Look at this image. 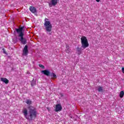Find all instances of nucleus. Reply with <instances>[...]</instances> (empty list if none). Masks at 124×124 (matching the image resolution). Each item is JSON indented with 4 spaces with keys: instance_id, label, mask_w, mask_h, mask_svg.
Wrapping results in <instances>:
<instances>
[{
    "instance_id": "20e7f679",
    "label": "nucleus",
    "mask_w": 124,
    "mask_h": 124,
    "mask_svg": "<svg viewBox=\"0 0 124 124\" xmlns=\"http://www.w3.org/2000/svg\"><path fill=\"white\" fill-rule=\"evenodd\" d=\"M18 36L19 37H21L20 39H19L20 41H21V43L23 44V45H25V44H27V40L25 38H24V34H22V33L20 34H19Z\"/></svg>"
},
{
    "instance_id": "ddd939ff",
    "label": "nucleus",
    "mask_w": 124,
    "mask_h": 124,
    "mask_svg": "<svg viewBox=\"0 0 124 124\" xmlns=\"http://www.w3.org/2000/svg\"><path fill=\"white\" fill-rule=\"evenodd\" d=\"M26 103L28 105H31V104H32V102H31V100L30 99H27L26 101Z\"/></svg>"
},
{
    "instance_id": "5701e85b",
    "label": "nucleus",
    "mask_w": 124,
    "mask_h": 124,
    "mask_svg": "<svg viewBox=\"0 0 124 124\" xmlns=\"http://www.w3.org/2000/svg\"><path fill=\"white\" fill-rule=\"evenodd\" d=\"M49 34L50 35H51V33H49Z\"/></svg>"
},
{
    "instance_id": "a211bd4d",
    "label": "nucleus",
    "mask_w": 124,
    "mask_h": 124,
    "mask_svg": "<svg viewBox=\"0 0 124 124\" xmlns=\"http://www.w3.org/2000/svg\"><path fill=\"white\" fill-rule=\"evenodd\" d=\"M50 76L51 77H53V78H57V75H56V74H55V73H52L50 75Z\"/></svg>"
},
{
    "instance_id": "7ed1b4c3",
    "label": "nucleus",
    "mask_w": 124,
    "mask_h": 124,
    "mask_svg": "<svg viewBox=\"0 0 124 124\" xmlns=\"http://www.w3.org/2000/svg\"><path fill=\"white\" fill-rule=\"evenodd\" d=\"M81 48L86 49L89 47V42L86 36H82L81 38Z\"/></svg>"
},
{
    "instance_id": "aec40b11",
    "label": "nucleus",
    "mask_w": 124,
    "mask_h": 124,
    "mask_svg": "<svg viewBox=\"0 0 124 124\" xmlns=\"http://www.w3.org/2000/svg\"><path fill=\"white\" fill-rule=\"evenodd\" d=\"M2 50H3V53L4 54H6V51H5V50H4V48H3Z\"/></svg>"
},
{
    "instance_id": "f3484780",
    "label": "nucleus",
    "mask_w": 124,
    "mask_h": 124,
    "mask_svg": "<svg viewBox=\"0 0 124 124\" xmlns=\"http://www.w3.org/2000/svg\"><path fill=\"white\" fill-rule=\"evenodd\" d=\"M103 88L102 86H98V92H103Z\"/></svg>"
},
{
    "instance_id": "0eeeda50",
    "label": "nucleus",
    "mask_w": 124,
    "mask_h": 124,
    "mask_svg": "<svg viewBox=\"0 0 124 124\" xmlns=\"http://www.w3.org/2000/svg\"><path fill=\"white\" fill-rule=\"evenodd\" d=\"M62 110V107L61 104H58L56 105L55 111V112H61Z\"/></svg>"
},
{
    "instance_id": "39448f33",
    "label": "nucleus",
    "mask_w": 124,
    "mask_h": 124,
    "mask_svg": "<svg viewBox=\"0 0 124 124\" xmlns=\"http://www.w3.org/2000/svg\"><path fill=\"white\" fill-rule=\"evenodd\" d=\"M59 0H51V2L48 3V5L49 7H52V6H56L58 4V1Z\"/></svg>"
},
{
    "instance_id": "412c9836",
    "label": "nucleus",
    "mask_w": 124,
    "mask_h": 124,
    "mask_svg": "<svg viewBox=\"0 0 124 124\" xmlns=\"http://www.w3.org/2000/svg\"><path fill=\"white\" fill-rule=\"evenodd\" d=\"M122 70L123 73H124V67H123V68H122Z\"/></svg>"
},
{
    "instance_id": "6ab92c4d",
    "label": "nucleus",
    "mask_w": 124,
    "mask_h": 124,
    "mask_svg": "<svg viewBox=\"0 0 124 124\" xmlns=\"http://www.w3.org/2000/svg\"><path fill=\"white\" fill-rule=\"evenodd\" d=\"M39 66L43 68V69H44V68H45V66L41 64H39Z\"/></svg>"
},
{
    "instance_id": "f257e3e1",
    "label": "nucleus",
    "mask_w": 124,
    "mask_h": 124,
    "mask_svg": "<svg viewBox=\"0 0 124 124\" xmlns=\"http://www.w3.org/2000/svg\"><path fill=\"white\" fill-rule=\"evenodd\" d=\"M28 109H29V110L28 113V109L26 108H23L22 113L27 120L32 121V120H34L36 118V115H37L36 108L31 106H30L28 107Z\"/></svg>"
},
{
    "instance_id": "1a4fd4ad",
    "label": "nucleus",
    "mask_w": 124,
    "mask_h": 124,
    "mask_svg": "<svg viewBox=\"0 0 124 124\" xmlns=\"http://www.w3.org/2000/svg\"><path fill=\"white\" fill-rule=\"evenodd\" d=\"M41 73L42 74H44V75H46V76H50V71L49 70H45L41 71Z\"/></svg>"
},
{
    "instance_id": "f8f14e48",
    "label": "nucleus",
    "mask_w": 124,
    "mask_h": 124,
    "mask_svg": "<svg viewBox=\"0 0 124 124\" xmlns=\"http://www.w3.org/2000/svg\"><path fill=\"white\" fill-rule=\"evenodd\" d=\"M77 54L78 55H81V53H82V50H84V49H83V48L81 47H77Z\"/></svg>"
},
{
    "instance_id": "9b49d317",
    "label": "nucleus",
    "mask_w": 124,
    "mask_h": 124,
    "mask_svg": "<svg viewBox=\"0 0 124 124\" xmlns=\"http://www.w3.org/2000/svg\"><path fill=\"white\" fill-rule=\"evenodd\" d=\"M0 80L1 82H3L5 84H8V83H9V80L5 78H1Z\"/></svg>"
},
{
    "instance_id": "9d476101",
    "label": "nucleus",
    "mask_w": 124,
    "mask_h": 124,
    "mask_svg": "<svg viewBox=\"0 0 124 124\" xmlns=\"http://www.w3.org/2000/svg\"><path fill=\"white\" fill-rule=\"evenodd\" d=\"M29 10L32 13H35V12H36V11H37L36 8H35V7H34L32 6H31L30 7Z\"/></svg>"
},
{
    "instance_id": "dca6fc26",
    "label": "nucleus",
    "mask_w": 124,
    "mask_h": 124,
    "mask_svg": "<svg viewBox=\"0 0 124 124\" xmlns=\"http://www.w3.org/2000/svg\"><path fill=\"white\" fill-rule=\"evenodd\" d=\"M36 85V81L33 79V80L31 82V86H35Z\"/></svg>"
},
{
    "instance_id": "2eb2a0df",
    "label": "nucleus",
    "mask_w": 124,
    "mask_h": 124,
    "mask_svg": "<svg viewBox=\"0 0 124 124\" xmlns=\"http://www.w3.org/2000/svg\"><path fill=\"white\" fill-rule=\"evenodd\" d=\"M66 52L68 54H69V53L70 52V49H69V46L66 45Z\"/></svg>"
},
{
    "instance_id": "f03ea898",
    "label": "nucleus",
    "mask_w": 124,
    "mask_h": 124,
    "mask_svg": "<svg viewBox=\"0 0 124 124\" xmlns=\"http://www.w3.org/2000/svg\"><path fill=\"white\" fill-rule=\"evenodd\" d=\"M46 32H51L53 26L51 22L49 21V19L46 18L45 19V23L44 24Z\"/></svg>"
},
{
    "instance_id": "6e6552de",
    "label": "nucleus",
    "mask_w": 124,
    "mask_h": 124,
    "mask_svg": "<svg viewBox=\"0 0 124 124\" xmlns=\"http://www.w3.org/2000/svg\"><path fill=\"white\" fill-rule=\"evenodd\" d=\"M23 30H24V27H21L18 29H16V31L17 33H19V34H21V33L24 34V33H23Z\"/></svg>"
},
{
    "instance_id": "423d86ee",
    "label": "nucleus",
    "mask_w": 124,
    "mask_h": 124,
    "mask_svg": "<svg viewBox=\"0 0 124 124\" xmlns=\"http://www.w3.org/2000/svg\"><path fill=\"white\" fill-rule=\"evenodd\" d=\"M29 53V50L28 49V46L26 45L22 50V55L27 56Z\"/></svg>"
},
{
    "instance_id": "4be33fe9",
    "label": "nucleus",
    "mask_w": 124,
    "mask_h": 124,
    "mask_svg": "<svg viewBox=\"0 0 124 124\" xmlns=\"http://www.w3.org/2000/svg\"><path fill=\"white\" fill-rule=\"evenodd\" d=\"M96 1H97V2H99V1H100V0H96Z\"/></svg>"
},
{
    "instance_id": "4468645a",
    "label": "nucleus",
    "mask_w": 124,
    "mask_h": 124,
    "mask_svg": "<svg viewBox=\"0 0 124 124\" xmlns=\"http://www.w3.org/2000/svg\"><path fill=\"white\" fill-rule=\"evenodd\" d=\"M124 91H122L120 92L119 94V96L120 98H123V97H124Z\"/></svg>"
}]
</instances>
